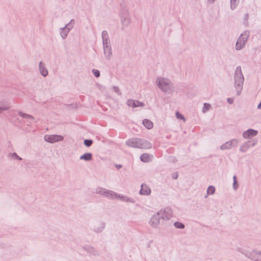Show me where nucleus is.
<instances>
[{
	"label": "nucleus",
	"mask_w": 261,
	"mask_h": 261,
	"mask_svg": "<svg viewBox=\"0 0 261 261\" xmlns=\"http://www.w3.org/2000/svg\"><path fill=\"white\" fill-rule=\"evenodd\" d=\"M126 144L132 147L139 148H149L151 144L149 142L138 138H132L126 142Z\"/></svg>",
	"instance_id": "nucleus-1"
},
{
	"label": "nucleus",
	"mask_w": 261,
	"mask_h": 261,
	"mask_svg": "<svg viewBox=\"0 0 261 261\" xmlns=\"http://www.w3.org/2000/svg\"><path fill=\"white\" fill-rule=\"evenodd\" d=\"M235 85H237L236 89L237 90V94L239 95L241 93L242 85L244 81V77L242 72L241 67H238L235 73Z\"/></svg>",
	"instance_id": "nucleus-2"
},
{
	"label": "nucleus",
	"mask_w": 261,
	"mask_h": 261,
	"mask_svg": "<svg viewBox=\"0 0 261 261\" xmlns=\"http://www.w3.org/2000/svg\"><path fill=\"white\" fill-rule=\"evenodd\" d=\"M96 192L98 194L103 195L109 198L119 199L122 200H127V198L126 197L119 195L113 191H109L105 189L98 188L96 190Z\"/></svg>",
	"instance_id": "nucleus-3"
},
{
	"label": "nucleus",
	"mask_w": 261,
	"mask_h": 261,
	"mask_svg": "<svg viewBox=\"0 0 261 261\" xmlns=\"http://www.w3.org/2000/svg\"><path fill=\"white\" fill-rule=\"evenodd\" d=\"M156 83L159 88L164 92H167L168 90L171 88V83L167 79L159 77L157 79Z\"/></svg>",
	"instance_id": "nucleus-4"
},
{
	"label": "nucleus",
	"mask_w": 261,
	"mask_h": 261,
	"mask_svg": "<svg viewBox=\"0 0 261 261\" xmlns=\"http://www.w3.org/2000/svg\"><path fill=\"white\" fill-rule=\"evenodd\" d=\"M248 37L249 32L247 31L244 32L241 35L236 44V48L237 50H240L244 46L248 40Z\"/></svg>",
	"instance_id": "nucleus-5"
},
{
	"label": "nucleus",
	"mask_w": 261,
	"mask_h": 261,
	"mask_svg": "<svg viewBox=\"0 0 261 261\" xmlns=\"http://www.w3.org/2000/svg\"><path fill=\"white\" fill-rule=\"evenodd\" d=\"M44 140L50 143H55L63 140V137L60 135H45Z\"/></svg>",
	"instance_id": "nucleus-6"
},
{
	"label": "nucleus",
	"mask_w": 261,
	"mask_h": 261,
	"mask_svg": "<svg viewBox=\"0 0 261 261\" xmlns=\"http://www.w3.org/2000/svg\"><path fill=\"white\" fill-rule=\"evenodd\" d=\"M159 215L161 216V218L163 220H168L172 217V213L170 209L160 211L159 212Z\"/></svg>",
	"instance_id": "nucleus-7"
},
{
	"label": "nucleus",
	"mask_w": 261,
	"mask_h": 261,
	"mask_svg": "<svg viewBox=\"0 0 261 261\" xmlns=\"http://www.w3.org/2000/svg\"><path fill=\"white\" fill-rule=\"evenodd\" d=\"M161 216L159 215V212L157 214L153 215L150 219V223L153 227H156L160 223V218Z\"/></svg>",
	"instance_id": "nucleus-8"
},
{
	"label": "nucleus",
	"mask_w": 261,
	"mask_h": 261,
	"mask_svg": "<svg viewBox=\"0 0 261 261\" xmlns=\"http://www.w3.org/2000/svg\"><path fill=\"white\" fill-rule=\"evenodd\" d=\"M257 134V130L253 129H249L243 133V136L245 139H249L254 136H255Z\"/></svg>",
	"instance_id": "nucleus-9"
},
{
	"label": "nucleus",
	"mask_w": 261,
	"mask_h": 261,
	"mask_svg": "<svg viewBox=\"0 0 261 261\" xmlns=\"http://www.w3.org/2000/svg\"><path fill=\"white\" fill-rule=\"evenodd\" d=\"M127 103L129 107H131L133 108L143 107L144 105V103H143L139 101L134 100L133 99L128 100Z\"/></svg>",
	"instance_id": "nucleus-10"
},
{
	"label": "nucleus",
	"mask_w": 261,
	"mask_h": 261,
	"mask_svg": "<svg viewBox=\"0 0 261 261\" xmlns=\"http://www.w3.org/2000/svg\"><path fill=\"white\" fill-rule=\"evenodd\" d=\"M151 193L150 189L146 184H142L140 193L141 195H148Z\"/></svg>",
	"instance_id": "nucleus-11"
},
{
	"label": "nucleus",
	"mask_w": 261,
	"mask_h": 261,
	"mask_svg": "<svg viewBox=\"0 0 261 261\" xmlns=\"http://www.w3.org/2000/svg\"><path fill=\"white\" fill-rule=\"evenodd\" d=\"M233 143H235L237 144L238 143V141L236 140H233L229 142H227L226 143L223 144L221 146L222 149H229L231 147Z\"/></svg>",
	"instance_id": "nucleus-12"
},
{
	"label": "nucleus",
	"mask_w": 261,
	"mask_h": 261,
	"mask_svg": "<svg viewBox=\"0 0 261 261\" xmlns=\"http://www.w3.org/2000/svg\"><path fill=\"white\" fill-rule=\"evenodd\" d=\"M39 70L41 74L43 76H46L48 74V71L44 66V64L40 62L39 64Z\"/></svg>",
	"instance_id": "nucleus-13"
},
{
	"label": "nucleus",
	"mask_w": 261,
	"mask_h": 261,
	"mask_svg": "<svg viewBox=\"0 0 261 261\" xmlns=\"http://www.w3.org/2000/svg\"><path fill=\"white\" fill-rule=\"evenodd\" d=\"M143 124L148 129H151L153 127V123L148 119H144L143 121Z\"/></svg>",
	"instance_id": "nucleus-14"
},
{
	"label": "nucleus",
	"mask_w": 261,
	"mask_h": 261,
	"mask_svg": "<svg viewBox=\"0 0 261 261\" xmlns=\"http://www.w3.org/2000/svg\"><path fill=\"white\" fill-rule=\"evenodd\" d=\"M140 160L143 162H148L151 160V156L147 153H144L141 155Z\"/></svg>",
	"instance_id": "nucleus-15"
},
{
	"label": "nucleus",
	"mask_w": 261,
	"mask_h": 261,
	"mask_svg": "<svg viewBox=\"0 0 261 261\" xmlns=\"http://www.w3.org/2000/svg\"><path fill=\"white\" fill-rule=\"evenodd\" d=\"M81 160L90 161L92 159V154L90 153H86L80 157Z\"/></svg>",
	"instance_id": "nucleus-16"
},
{
	"label": "nucleus",
	"mask_w": 261,
	"mask_h": 261,
	"mask_svg": "<svg viewBox=\"0 0 261 261\" xmlns=\"http://www.w3.org/2000/svg\"><path fill=\"white\" fill-rule=\"evenodd\" d=\"M69 31V28H67V25L65 28H63L62 30V32L61 33V36L63 38H65L67 35V34Z\"/></svg>",
	"instance_id": "nucleus-17"
},
{
	"label": "nucleus",
	"mask_w": 261,
	"mask_h": 261,
	"mask_svg": "<svg viewBox=\"0 0 261 261\" xmlns=\"http://www.w3.org/2000/svg\"><path fill=\"white\" fill-rule=\"evenodd\" d=\"M19 115L23 118H26L31 120H33V117L29 115L23 114L22 112H19Z\"/></svg>",
	"instance_id": "nucleus-18"
},
{
	"label": "nucleus",
	"mask_w": 261,
	"mask_h": 261,
	"mask_svg": "<svg viewBox=\"0 0 261 261\" xmlns=\"http://www.w3.org/2000/svg\"><path fill=\"white\" fill-rule=\"evenodd\" d=\"M215 188L213 186H210L207 190V194H213L215 193Z\"/></svg>",
	"instance_id": "nucleus-19"
},
{
	"label": "nucleus",
	"mask_w": 261,
	"mask_h": 261,
	"mask_svg": "<svg viewBox=\"0 0 261 261\" xmlns=\"http://www.w3.org/2000/svg\"><path fill=\"white\" fill-rule=\"evenodd\" d=\"M211 108V105L208 103H205L203 105L202 111L203 113L207 112Z\"/></svg>",
	"instance_id": "nucleus-20"
},
{
	"label": "nucleus",
	"mask_w": 261,
	"mask_h": 261,
	"mask_svg": "<svg viewBox=\"0 0 261 261\" xmlns=\"http://www.w3.org/2000/svg\"><path fill=\"white\" fill-rule=\"evenodd\" d=\"M103 43L104 45L105 50L106 51V49L109 50V46H108V38H105L103 39Z\"/></svg>",
	"instance_id": "nucleus-21"
},
{
	"label": "nucleus",
	"mask_w": 261,
	"mask_h": 261,
	"mask_svg": "<svg viewBox=\"0 0 261 261\" xmlns=\"http://www.w3.org/2000/svg\"><path fill=\"white\" fill-rule=\"evenodd\" d=\"M231 8L234 9L237 6V0H230Z\"/></svg>",
	"instance_id": "nucleus-22"
},
{
	"label": "nucleus",
	"mask_w": 261,
	"mask_h": 261,
	"mask_svg": "<svg viewBox=\"0 0 261 261\" xmlns=\"http://www.w3.org/2000/svg\"><path fill=\"white\" fill-rule=\"evenodd\" d=\"M174 226L178 228H184L185 227L182 223L178 222L174 223Z\"/></svg>",
	"instance_id": "nucleus-23"
},
{
	"label": "nucleus",
	"mask_w": 261,
	"mask_h": 261,
	"mask_svg": "<svg viewBox=\"0 0 261 261\" xmlns=\"http://www.w3.org/2000/svg\"><path fill=\"white\" fill-rule=\"evenodd\" d=\"M176 118H178V119H181L184 121H186V119H185V117L181 114H180L179 112H177L176 113Z\"/></svg>",
	"instance_id": "nucleus-24"
},
{
	"label": "nucleus",
	"mask_w": 261,
	"mask_h": 261,
	"mask_svg": "<svg viewBox=\"0 0 261 261\" xmlns=\"http://www.w3.org/2000/svg\"><path fill=\"white\" fill-rule=\"evenodd\" d=\"M233 188L234 189H237L238 187V185L237 184L236 176H234L233 177Z\"/></svg>",
	"instance_id": "nucleus-25"
},
{
	"label": "nucleus",
	"mask_w": 261,
	"mask_h": 261,
	"mask_svg": "<svg viewBox=\"0 0 261 261\" xmlns=\"http://www.w3.org/2000/svg\"><path fill=\"white\" fill-rule=\"evenodd\" d=\"M92 143V141L91 140H86L84 141V144L87 146L89 147V146H91Z\"/></svg>",
	"instance_id": "nucleus-26"
},
{
	"label": "nucleus",
	"mask_w": 261,
	"mask_h": 261,
	"mask_svg": "<svg viewBox=\"0 0 261 261\" xmlns=\"http://www.w3.org/2000/svg\"><path fill=\"white\" fill-rule=\"evenodd\" d=\"M93 73L96 77H98L100 75V72L98 70L96 69H93L92 70Z\"/></svg>",
	"instance_id": "nucleus-27"
},
{
	"label": "nucleus",
	"mask_w": 261,
	"mask_h": 261,
	"mask_svg": "<svg viewBox=\"0 0 261 261\" xmlns=\"http://www.w3.org/2000/svg\"><path fill=\"white\" fill-rule=\"evenodd\" d=\"M102 39L108 38V33L106 31H103L102 33Z\"/></svg>",
	"instance_id": "nucleus-28"
},
{
	"label": "nucleus",
	"mask_w": 261,
	"mask_h": 261,
	"mask_svg": "<svg viewBox=\"0 0 261 261\" xmlns=\"http://www.w3.org/2000/svg\"><path fill=\"white\" fill-rule=\"evenodd\" d=\"M178 177L177 173L175 172L172 174V178L173 179H176Z\"/></svg>",
	"instance_id": "nucleus-29"
},
{
	"label": "nucleus",
	"mask_w": 261,
	"mask_h": 261,
	"mask_svg": "<svg viewBox=\"0 0 261 261\" xmlns=\"http://www.w3.org/2000/svg\"><path fill=\"white\" fill-rule=\"evenodd\" d=\"M227 101L229 103L232 104L233 101V99L232 98H229L227 99Z\"/></svg>",
	"instance_id": "nucleus-30"
},
{
	"label": "nucleus",
	"mask_w": 261,
	"mask_h": 261,
	"mask_svg": "<svg viewBox=\"0 0 261 261\" xmlns=\"http://www.w3.org/2000/svg\"><path fill=\"white\" fill-rule=\"evenodd\" d=\"M245 146H242V147H241V149H241V151H245Z\"/></svg>",
	"instance_id": "nucleus-31"
},
{
	"label": "nucleus",
	"mask_w": 261,
	"mask_h": 261,
	"mask_svg": "<svg viewBox=\"0 0 261 261\" xmlns=\"http://www.w3.org/2000/svg\"><path fill=\"white\" fill-rule=\"evenodd\" d=\"M210 2L213 3L215 0H208Z\"/></svg>",
	"instance_id": "nucleus-32"
},
{
	"label": "nucleus",
	"mask_w": 261,
	"mask_h": 261,
	"mask_svg": "<svg viewBox=\"0 0 261 261\" xmlns=\"http://www.w3.org/2000/svg\"><path fill=\"white\" fill-rule=\"evenodd\" d=\"M17 160H21V158L17 155Z\"/></svg>",
	"instance_id": "nucleus-33"
},
{
	"label": "nucleus",
	"mask_w": 261,
	"mask_h": 261,
	"mask_svg": "<svg viewBox=\"0 0 261 261\" xmlns=\"http://www.w3.org/2000/svg\"><path fill=\"white\" fill-rule=\"evenodd\" d=\"M117 167L118 168H121V165L117 166Z\"/></svg>",
	"instance_id": "nucleus-34"
}]
</instances>
